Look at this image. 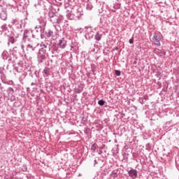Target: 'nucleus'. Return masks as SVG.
Returning <instances> with one entry per match:
<instances>
[{
	"mask_svg": "<svg viewBox=\"0 0 179 179\" xmlns=\"http://www.w3.org/2000/svg\"><path fill=\"white\" fill-rule=\"evenodd\" d=\"M40 47L41 48H39L38 54H42L43 55H45V53L47 52V50H50V47H48V44L41 43L40 45Z\"/></svg>",
	"mask_w": 179,
	"mask_h": 179,
	"instance_id": "obj_5",
	"label": "nucleus"
},
{
	"mask_svg": "<svg viewBox=\"0 0 179 179\" xmlns=\"http://www.w3.org/2000/svg\"><path fill=\"white\" fill-rule=\"evenodd\" d=\"M101 150L99 151V155H101Z\"/></svg>",
	"mask_w": 179,
	"mask_h": 179,
	"instance_id": "obj_36",
	"label": "nucleus"
},
{
	"mask_svg": "<svg viewBox=\"0 0 179 179\" xmlns=\"http://www.w3.org/2000/svg\"><path fill=\"white\" fill-rule=\"evenodd\" d=\"M37 58H38V63L43 64V62H44V61H45V55L38 53Z\"/></svg>",
	"mask_w": 179,
	"mask_h": 179,
	"instance_id": "obj_7",
	"label": "nucleus"
},
{
	"mask_svg": "<svg viewBox=\"0 0 179 179\" xmlns=\"http://www.w3.org/2000/svg\"><path fill=\"white\" fill-rule=\"evenodd\" d=\"M160 57H162L163 55V52H160Z\"/></svg>",
	"mask_w": 179,
	"mask_h": 179,
	"instance_id": "obj_37",
	"label": "nucleus"
},
{
	"mask_svg": "<svg viewBox=\"0 0 179 179\" xmlns=\"http://www.w3.org/2000/svg\"><path fill=\"white\" fill-rule=\"evenodd\" d=\"M38 45H40V44L32 42L31 43L27 45V51H28V52H33V51H36V49Z\"/></svg>",
	"mask_w": 179,
	"mask_h": 179,
	"instance_id": "obj_4",
	"label": "nucleus"
},
{
	"mask_svg": "<svg viewBox=\"0 0 179 179\" xmlns=\"http://www.w3.org/2000/svg\"><path fill=\"white\" fill-rule=\"evenodd\" d=\"M100 162V159L99 158H95L94 161V167H96V164H99V162Z\"/></svg>",
	"mask_w": 179,
	"mask_h": 179,
	"instance_id": "obj_23",
	"label": "nucleus"
},
{
	"mask_svg": "<svg viewBox=\"0 0 179 179\" xmlns=\"http://www.w3.org/2000/svg\"><path fill=\"white\" fill-rule=\"evenodd\" d=\"M155 76H157V78L159 79V80H160V79H162V72L157 71Z\"/></svg>",
	"mask_w": 179,
	"mask_h": 179,
	"instance_id": "obj_19",
	"label": "nucleus"
},
{
	"mask_svg": "<svg viewBox=\"0 0 179 179\" xmlns=\"http://www.w3.org/2000/svg\"><path fill=\"white\" fill-rule=\"evenodd\" d=\"M141 103V104H143V100H142Z\"/></svg>",
	"mask_w": 179,
	"mask_h": 179,
	"instance_id": "obj_38",
	"label": "nucleus"
},
{
	"mask_svg": "<svg viewBox=\"0 0 179 179\" xmlns=\"http://www.w3.org/2000/svg\"><path fill=\"white\" fill-rule=\"evenodd\" d=\"M129 44H134V39H129Z\"/></svg>",
	"mask_w": 179,
	"mask_h": 179,
	"instance_id": "obj_30",
	"label": "nucleus"
},
{
	"mask_svg": "<svg viewBox=\"0 0 179 179\" xmlns=\"http://www.w3.org/2000/svg\"><path fill=\"white\" fill-rule=\"evenodd\" d=\"M52 34H53L52 31L49 29V30H48V32H46V36L48 38H50V37L52 36Z\"/></svg>",
	"mask_w": 179,
	"mask_h": 179,
	"instance_id": "obj_21",
	"label": "nucleus"
},
{
	"mask_svg": "<svg viewBox=\"0 0 179 179\" xmlns=\"http://www.w3.org/2000/svg\"><path fill=\"white\" fill-rule=\"evenodd\" d=\"M8 37H10V39L8 40V44H9V43H11V44H15V41L13 38V37L12 36V32L10 33V36Z\"/></svg>",
	"mask_w": 179,
	"mask_h": 179,
	"instance_id": "obj_17",
	"label": "nucleus"
},
{
	"mask_svg": "<svg viewBox=\"0 0 179 179\" xmlns=\"http://www.w3.org/2000/svg\"><path fill=\"white\" fill-rule=\"evenodd\" d=\"M12 23L17 29H22V22H19V20H14L12 21Z\"/></svg>",
	"mask_w": 179,
	"mask_h": 179,
	"instance_id": "obj_10",
	"label": "nucleus"
},
{
	"mask_svg": "<svg viewBox=\"0 0 179 179\" xmlns=\"http://www.w3.org/2000/svg\"><path fill=\"white\" fill-rule=\"evenodd\" d=\"M74 92L76 93L80 94L82 92V90H80V88H75Z\"/></svg>",
	"mask_w": 179,
	"mask_h": 179,
	"instance_id": "obj_27",
	"label": "nucleus"
},
{
	"mask_svg": "<svg viewBox=\"0 0 179 179\" xmlns=\"http://www.w3.org/2000/svg\"><path fill=\"white\" fill-rule=\"evenodd\" d=\"M103 35L101 34H100V33H96V35H95V40L96 41H100V40H101V36H102Z\"/></svg>",
	"mask_w": 179,
	"mask_h": 179,
	"instance_id": "obj_14",
	"label": "nucleus"
},
{
	"mask_svg": "<svg viewBox=\"0 0 179 179\" xmlns=\"http://www.w3.org/2000/svg\"><path fill=\"white\" fill-rule=\"evenodd\" d=\"M82 17H67L69 20H80Z\"/></svg>",
	"mask_w": 179,
	"mask_h": 179,
	"instance_id": "obj_16",
	"label": "nucleus"
},
{
	"mask_svg": "<svg viewBox=\"0 0 179 179\" xmlns=\"http://www.w3.org/2000/svg\"><path fill=\"white\" fill-rule=\"evenodd\" d=\"M36 85L34 83H31V86H34Z\"/></svg>",
	"mask_w": 179,
	"mask_h": 179,
	"instance_id": "obj_34",
	"label": "nucleus"
},
{
	"mask_svg": "<svg viewBox=\"0 0 179 179\" xmlns=\"http://www.w3.org/2000/svg\"><path fill=\"white\" fill-rule=\"evenodd\" d=\"M59 1H62V0H59Z\"/></svg>",
	"mask_w": 179,
	"mask_h": 179,
	"instance_id": "obj_41",
	"label": "nucleus"
},
{
	"mask_svg": "<svg viewBox=\"0 0 179 179\" xmlns=\"http://www.w3.org/2000/svg\"><path fill=\"white\" fill-rule=\"evenodd\" d=\"M15 48H16V47H14L13 50H15Z\"/></svg>",
	"mask_w": 179,
	"mask_h": 179,
	"instance_id": "obj_40",
	"label": "nucleus"
},
{
	"mask_svg": "<svg viewBox=\"0 0 179 179\" xmlns=\"http://www.w3.org/2000/svg\"><path fill=\"white\" fill-rule=\"evenodd\" d=\"M128 175L132 179L138 178V171L136 169H134V168H128L127 170Z\"/></svg>",
	"mask_w": 179,
	"mask_h": 179,
	"instance_id": "obj_3",
	"label": "nucleus"
},
{
	"mask_svg": "<svg viewBox=\"0 0 179 179\" xmlns=\"http://www.w3.org/2000/svg\"><path fill=\"white\" fill-rule=\"evenodd\" d=\"M84 132H85V134H87V130L85 129V130L84 131Z\"/></svg>",
	"mask_w": 179,
	"mask_h": 179,
	"instance_id": "obj_35",
	"label": "nucleus"
},
{
	"mask_svg": "<svg viewBox=\"0 0 179 179\" xmlns=\"http://www.w3.org/2000/svg\"><path fill=\"white\" fill-rule=\"evenodd\" d=\"M1 79L3 83H6V75H5V73L1 74Z\"/></svg>",
	"mask_w": 179,
	"mask_h": 179,
	"instance_id": "obj_15",
	"label": "nucleus"
},
{
	"mask_svg": "<svg viewBox=\"0 0 179 179\" xmlns=\"http://www.w3.org/2000/svg\"><path fill=\"white\" fill-rule=\"evenodd\" d=\"M1 29H2L3 31H5V34H6V36H7V37L10 36V34H11L12 32H9V31H8V27H6V24H3V25L1 26Z\"/></svg>",
	"mask_w": 179,
	"mask_h": 179,
	"instance_id": "obj_9",
	"label": "nucleus"
},
{
	"mask_svg": "<svg viewBox=\"0 0 179 179\" xmlns=\"http://www.w3.org/2000/svg\"><path fill=\"white\" fill-rule=\"evenodd\" d=\"M21 48H22V51H24V45H22Z\"/></svg>",
	"mask_w": 179,
	"mask_h": 179,
	"instance_id": "obj_32",
	"label": "nucleus"
},
{
	"mask_svg": "<svg viewBox=\"0 0 179 179\" xmlns=\"http://www.w3.org/2000/svg\"><path fill=\"white\" fill-rule=\"evenodd\" d=\"M16 59H17V57L14 56L13 59H8V61H11L13 63V62H15Z\"/></svg>",
	"mask_w": 179,
	"mask_h": 179,
	"instance_id": "obj_28",
	"label": "nucleus"
},
{
	"mask_svg": "<svg viewBox=\"0 0 179 179\" xmlns=\"http://www.w3.org/2000/svg\"><path fill=\"white\" fill-rule=\"evenodd\" d=\"M0 19H1V20H6V19H8V14L6 13V10H2L0 12Z\"/></svg>",
	"mask_w": 179,
	"mask_h": 179,
	"instance_id": "obj_8",
	"label": "nucleus"
},
{
	"mask_svg": "<svg viewBox=\"0 0 179 179\" xmlns=\"http://www.w3.org/2000/svg\"><path fill=\"white\" fill-rule=\"evenodd\" d=\"M160 41H162V36H160V34L157 33H154L152 37V43L157 47H160L162 45Z\"/></svg>",
	"mask_w": 179,
	"mask_h": 179,
	"instance_id": "obj_1",
	"label": "nucleus"
},
{
	"mask_svg": "<svg viewBox=\"0 0 179 179\" xmlns=\"http://www.w3.org/2000/svg\"><path fill=\"white\" fill-rule=\"evenodd\" d=\"M14 72H17L18 73H20V72H22V70L19 69V67H15Z\"/></svg>",
	"mask_w": 179,
	"mask_h": 179,
	"instance_id": "obj_25",
	"label": "nucleus"
},
{
	"mask_svg": "<svg viewBox=\"0 0 179 179\" xmlns=\"http://www.w3.org/2000/svg\"><path fill=\"white\" fill-rule=\"evenodd\" d=\"M22 170V171H27V166H26V165H23Z\"/></svg>",
	"mask_w": 179,
	"mask_h": 179,
	"instance_id": "obj_29",
	"label": "nucleus"
},
{
	"mask_svg": "<svg viewBox=\"0 0 179 179\" xmlns=\"http://www.w3.org/2000/svg\"><path fill=\"white\" fill-rule=\"evenodd\" d=\"M43 76L45 79H48V76H50V69L46 67L43 70Z\"/></svg>",
	"mask_w": 179,
	"mask_h": 179,
	"instance_id": "obj_11",
	"label": "nucleus"
},
{
	"mask_svg": "<svg viewBox=\"0 0 179 179\" xmlns=\"http://www.w3.org/2000/svg\"><path fill=\"white\" fill-rule=\"evenodd\" d=\"M8 90H10V92H13V88L10 87V88L8 89Z\"/></svg>",
	"mask_w": 179,
	"mask_h": 179,
	"instance_id": "obj_33",
	"label": "nucleus"
},
{
	"mask_svg": "<svg viewBox=\"0 0 179 179\" xmlns=\"http://www.w3.org/2000/svg\"><path fill=\"white\" fill-rule=\"evenodd\" d=\"M87 10H92L93 8V6L90 3H87V6H86Z\"/></svg>",
	"mask_w": 179,
	"mask_h": 179,
	"instance_id": "obj_20",
	"label": "nucleus"
},
{
	"mask_svg": "<svg viewBox=\"0 0 179 179\" xmlns=\"http://www.w3.org/2000/svg\"><path fill=\"white\" fill-rule=\"evenodd\" d=\"M105 103H106V101H104V100L103 99H101L98 101L99 106H104Z\"/></svg>",
	"mask_w": 179,
	"mask_h": 179,
	"instance_id": "obj_24",
	"label": "nucleus"
},
{
	"mask_svg": "<svg viewBox=\"0 0 179 179\" xmlns=\"http://www.w3.org/2000/svg\"><path fill=\"white\" fill-rule=\"evenodd\" d=\"M63 18L62 16L61 15H52L50 17V22L53 24H59L60 23L62 22Z\"/></svg>",
	"mask_w": 179,
	"mask_h": 179,
	"instance_id": "obj_2",
	"label": "nucleus"
},
{
	"mask_svg": "<svg viewBox=\"0 0 179 179\" xmlns=\"http://www.w3.org/2000/svg\"><path fill=\"white\" fill-rule=\"evenodd\" d=\"M8 55H9V53H8L6 51H3L1 54V57L4 60L8 59Z\"/></svg>",
	"mask_w": 179,
	"mask_h": 179,
	"instance_id": "obj_13",
	"label": "nucleus"
},
{
	"mask_svg": "<svg viewBox=\"0 0 179 179\" xmlns=\"http://www.w3.org/2000/svg\"><path fill=\"white\" fill-rule=\"evenodd\" d=\"M3 71V69L0 67V73H1V75H2V73H3V71Z\"/></svg>",
	"mask_w": 179,
	"mask_h": 179,
	"instance_id": "obj_31",
	"label": "nucleus"
},
{
	"mask_svg": "<svg viewBox=\"0 0 179 179\" xmlns=\"http://www.w3.org/2000/svg\"><path fill=\"white\" fill-rule=\"evenodd\" d=\"M115 74L116 75V76H121V71L120 70H115Z\"/></svg>",
	"mask_w": 179,
	"mask_h": 179,
	"instance_id": "obj_26",
	"label": "nucleus"
},
{
	"mask_svg": "<svg viewBox=\"0 0 179 179\" xmlns=\"http://www.w3.org/2000/svg\"><path fill=\"white\" fill-rule=\"evenodd\" d=\"M141 103V104H143V100H142Z\"/></svg>",
	"mask_w": 179,
	"mask_h": 179,
	"instance_id": "obj_39",
	"label": "nucleus"
},
{
	"mask_svg": "<svg viewBox=\"0 0 179 179\" xmlns=\"http://www.w3.org/2000/svg\"><path fill=\"white\" fill-rule=\"evenodd\" d=\"M58 46H59V48H62V50H64V48H66V41L65 40V38H63L59 40Z\"/></svg>",
	"mask_w": 179,
	"mask_h": 179,
	"instance_id": "obj_6",
	"label": "nucleus"
},
{
	"mask_svg": "<svg viewBox=\"0 0 179 179\" xmlns=\"http://www.w3.org/2000/svg\"><path fill=\"white\" fill-rule=\"evenodd\" d=\"M87 122V117H83L81 119V123L82 124H86Z\"/></svg>",
	"mask_w": 179,
	"mask_h": 179,
	"instance_id": "obj_22",
	"label": "nucleus"
},
{
	"mask_svg": "<svg viewBox=\"0 0 179 179\" xmlns=\"http://www.w3.org/2000/svg\"><path fill=\"white\" fill-rule=\"evenodd\" d=\"M96 149H97V144L96 143L92 144L91 146V150H92L93 152H96Z\"/></svg>",
	"mask_w": 179,
	"mask_h": 179,
	"instance_id": "obj_18",
	"label": "nucleus"
},
{
	"mask_svg": "<svg viewBox=\"0 0 179 179\" xmlns=\"http://www.w3.org/2000/svg\"><path fill=\"white\" fill-rule=\"evenodd\" d=\"M30 34H31L30 31L25 29L23 34V37H22L23 40H26V38H27L29 36H30Z\"/></svg>",
	"mask_w": 179,
	"mask_h": 179,
	"instance_id": "obj_12",
	"label": "nucleus"
}]
</instances>
